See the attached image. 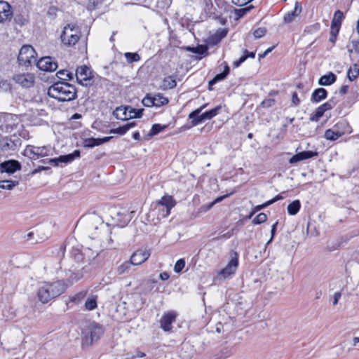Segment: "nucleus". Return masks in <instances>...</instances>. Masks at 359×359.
Returning <instances> with one entry per match:
<instances>
[{"label": "nucleus", "mask_w": 359, "mask_h": 359, "mask_svg": "<svg viewBox=\"0 0 359 359\" xmlns=\"http://www.w3.org/2000/svg\"><path fill=\"white\" fill-rule=\"evenodd\" d=\"M66 288V285L62 281L44 282L39 285L36 295L39 302L46 304L62 294Z\"/></svg>", "instance_id": "nucleus-1"}, {"label": "nucleus", "mask_w": 359, "mask_h": 359, "mask_svg": "<svg viewBox=\"0 0 359 359\" xmlns=\"http://www.w3.org/2000/svg\"><path fill=\"white\" fill-rule=\"evenodd\" d=\"M48 95L60 102H68L76 97V90L67 82H57L48 88Z\"/></svg>", "instance_id": "nucleus-2"}, {"label": "nucleus", "mask_w": 359, "mask_h": 359, "mask_svg": "<svg viewBox=\"0 0 359 359\" xmlns=\"http://www.w3.org/2000/svg\"><path fill=\"white\" fill-rule=\"evenodd\" d=\"M103 327L95 323L89 322L86 323L82 330V345L90 346L95 341H97L103 334Z\"/></svg>", "instance_id": "nucleus-3"}, {"label": "nucleus", "mask_w": 359, "mask_h": 359, "mask_svg": "<svg viewBox=\"0 0 359 359\" xmlns=\"http://www.w3.org/2000/svg\"><path fill=\"white\" fill-rule=\"evenodd\" d=\"M80 36L79 27L76 24L70 23L64 27L60 37L64 45L71 46L78 42Z\"/></svg>", "instance_id": "nucleus-4"}, {"label": "nucleus", "mask_w": 359, "mask_h": 359, "mask_svg": "<svg viewBox=\"0 0 359 359\" xmlns=\"http://www.w3.org/2000/svg\"><path fill=\"white\" fill-rule=\"evenodd\" d=\"M53 149L50 146L36 147L33 145H27L23 152L25 156L28 157L31 160H38L51 155Z\"/></svg>", "instance_id": "nucleus-5"}, {"label": "nucleus", "mask_w": 359, "mask_h": 359, "mask_svg": "<svg viewBox=\"0 0 359 359\" xmlns=\"http://www.w3.org/2000/svg\"><path fill=\"white\" fill-rule=\"evenodd\" d=\"M19 123V118L16 115L6 114L0 115V137L4 134L11 133Z\"/></svg>", "instance_id": "nucleus-6"}, {"label": "nucleus", "mask_w": 359, "mask_h": 359, "mask_svg": "<svg viewBox=\"0 0 359 359\" xmlns=\"http://www.w3.org/2000/svg\"><path fill=\"white\" fill-rule=\"evenodd\" d=\"M133 212L126 208H114L111 210L112 219L120 227L126 226L132 219Z\"/></svg>", "instance_id": "nucleus-7"}, {"label": "nucleus", "mask_w": 359, "mask_h": 359, "mask_svg": "<svg viewBox=\"0 0 359 359\" xmlns=\"http://www.w3.org/2000/svg\"><path fill=\"white\" fill-rule=\"evenodd\" d=\"M36 55L31 46L25 45L20 50L18 60L20 64L27 66L36 62Z\"/></svg>", "instance_id": "nucleus-8"}, {"label": "nucleus", "mask_w": 359, "mask_h": 359, "mask_svg": "<svg viewBox=\"0 0 359 359\" xmlns=\"http://www.w3.org/2000/svg\"><path fill=\"white\" fill-rule=\"evenodd\" d=\"M347 126L348 125L345 121L339 122L332 128L325 130V137L327 140H336L346 133L345 130H341L340 129Z\"/></svg>", "instance_id": "nucleus-9"}, {"label": "nucleus", "mask_w": 359, "mask_h": 359, "mask_svg": "<svg viewBox=\"0 0 359 359\" xmlns=\"http://www.w3.org/2000/svg\"><path fill=\"white\" fill-rule=\"evenodd\" d=\"M177 313L175 311H170L162 316L160 320V327L165 332H170L172 328V324L175 322Z\"/></svg>", "instance_id": "nucleus-10"}, {"label": "nucleus", "mask_w": 359, "mask_h": 359, "mask_svg": "<svg viewBox=\"0 0 359 359\" xmlns=\"http://www.w3.org/2000/svg\"><path fill=\"white\" fill-rule=\"evenodd\" d=\"M206 106L207 104H203L189 114V118L191 119V125L193 126H196L207 120H210L206 111L200 114Z\"/></svg>", "instance_id": "nucleus-11"}, {"label": "nucleus", "mask_w": 359, "mask_h": 359, "mask_svg": "<svg viewBox=\"0 0 359 359\" xmlns=\"http://www.w3.org/2000/svg\"><path fill=\"white\" fill-rule=\"evenodd\" d=\"M238 266V260L237 254H234V257H232L228 264L220 271L219 276L224 278H230L233 274L235 273Z\"/></svg>", "instance_id": "nucleus-12"}, {"label": "nucleus", "mask_w": 359, "mask_h": 359, "mask_svg": "<svg viewBox=\"0 0 359 359\" xmlns=\"http://www.w3.org/2000/svg\"><path fill=\"white\" fill-rule=\"evenodd\" d=\"M37 67L44 72H54L57 68V62L51 57H41L36 62Z\"/></svg>", "instance_id": "nucleus-13"}, {"label": "nucleus", "mask_w": 359, "mask_h": 359, "mask_svg": "<svg viewBox=\"0 0 359 359\" xmlns=\"http://www.w3.org/2000/svg\"><path fill=\"white\" fill-rule=\"evenodd\" d=\"M150 255V250L146 248L137 250L131 255L130 262L133 265H140L148 259Z\"/></svg>", "instance_id": "nucleus-14"}, {"label": "nucleus", "mask_w": 359, "mask_h": 359, "mask_svg": "<svg viewBox=\"0 0 359 359\" xmlns=\"http://www.w3.org/2000/svg\"><path fill=\"white\" fill-rule=\"evenodd\" d=\"M76 77L79 83L87 86V82L92 78L90 69L86 66L79 67L76 70Z\"/></svg>", "instance_id": "nucleus-15"}, {"label": "nucleus", "mask_w": 359, "mask_h": 359, "mask_svg": "<svg viewBox=\"0 0 359 359\" xmlns=\"http://www.w3.org/2000/svg\"><path fill=\"white\" fill-rule=\"evenodd\" d=\"M13 80L24 88H29L34 84V76L30 73L18 74L13 76Z\"/></svg>", "instance_id": "nucleus-16"}, {"label": "nucleus", "mask_w": 359, "mask_h": 359, "mask_svg": "<svg viewBox=\"0 0 359 359\" xmlns=\"http://www.w3.org/2000/svg\"><path fill=\"white\" fill-rule=\"evenodd\" d=\"M21 144L19 138L11 140V138H4L0 140V149L4 151H15Z\"/></svg>", "instance_id": "nucleus-17"}, {"label": "nucleus", "mask_w": 359, "mask_h": 359, "mask_svg": "<svg viewBox=\"0 0 359 359\" xmlns=\"http://www.w3.org/2000/svg\"><path fill=\"white\" fill-rule=\"evenodd\" d=\"M175 200L172 196L170 195L163 196L157 203L158 206H163L165 208V213L163 214V217H165L170 214V210L175 205Z\"/></svg>", "instance_id": "nucleus-18"}, {"label": "nucleus", "mask_w": 359, "mask_h": 359, "mask_svg": "<svg viewBox=\"0 0 359 359\" xmlns=\"http://www.w3.org/2000/svg\"><path fill=\"white\" fill-rule=\"evenodd\" d=\"M13 11L11 5L3 0H0V22L11 21Z\"/></svg>", "instance_id": "nucleus-19"}, {"label": "nucleus", "mask_w": 359, "mask_h": 359, "mask_svg": "<svg viewBox=\"0 0 359 359\" xmlns=\"http://www.w3.org/2000/svg\"><path fill=\"white\" fill-rule=\"evenodd\" d=\"M21 168L20 163L15 160L6 161L0 164V170L1 172L14 173Z\"/></svg>", "instance_id": "nucleus-20"}, {"label": "nucleus", "mask_w": 359, "mask_h": 359, "mask_svg": "<svg viewBox=\"0 0 359 359\" xmlns=\"http://www.w3.org/2000/svg\"><path fill=\"white\" fill-rule=\"evenodd\" d=\"M344 18V13L341 11L338 10L334 13L333 19L332 20L330 31L332 36H337L339 33L341 22Z\"/></svg>", "instance_id": "nucleus-21"}, {"label": "nucleus", "mask_w": 359, "mask_h": 359, "mask_svg": "<svg viewBox=\"0 0 359 359\" xmlns=\"http://www.w3.org/2000/svg\"><path fill=\"white\" fill-rule=\"evenodd\" d=\"M80 157V151L79 150H75L73 153L69 154L67 155H62L58 158H51L50 159V163H55V165H57L59 163H68L72 162L74 159Z\"/></svg>", "instance_id": "nucleus-22"}, {"label": "nucleus", "mask_w": 359, "mask_h": 359, "mask_svg": "<svg viewBox=\"0 0 359 359\" xmlns=\"http://www.w3.org/2000/svg\"><path fill=\"white\" fill-rule=\"evenodd\" d=\"M111 137H104L103 138H87L83 140V147L88 148H93L96 146L101 145L104 143L109 142Z\"/></svg>", "instance_id": "nucleus-23"}, {"label": "nucleus", "mask_w": 359, "mask_h": 359, "mask_svg": "<svg viewBox=\"0 0 359 359\" xmlns=\"http://www.w3.org/2000/svg\"><path fill=\"white\" fill-rule=\"evenodd\" d=\"M318 155L317 152L311 151H304L299 152L294 156H293L289 161L290 163H295L299 161L306 160Z\"/></svg>", "instance_id": "nucleus-24"}, {"label": "nucleus", "mask_w": 359, "mask_h": 359, "mask_svg": "<svg viewBox=\"0 0 359 359\" xmlns=\"http://www.w3.org/2000/svg\"><path fill=\"white\" fill-rule=\"evenodd\" d=\"M302 12V5L299 2L297 1L294 4V10L287 13L284 17L283 20L285 23L292 22L294 18L298 16Z\"/></svg>", "instance_id": "nucleus-25"}, {"label": "nucleus", "mask_w": 359, "mask_h": 359, "mask_svg": "<svg viewBox=\"0 0 359 359\" xmlns=\"http://www.w3.org/2000/svg\"><path fill=\"white\" fill-rule=\"evenodd\" d=\"M327 92L323 88L316 89L311 95V100L312 102L318 103L327 97Z\"/></svg>", "instance_id": "nucleus-26"}, {"label": "nucleus", "mask_w": 359, "mask_h": 359, "mask_svg": "<svg viewBox=\"0 0 359 359\" xmlns=\"http://www.w3.org/2000/svg\"><path fill=\"white\" fill-rule=\"evenodd\" d=\"M136 125L135 121L130 122L123 126H120L115 129H111L109 131L111 134H118L120 135H123L126 134L130 128L135 127Z\"/></svg>", "instance_id": "nucleus-27"}, {"label": "nucleus", "mask_w": 359, "mask_h": 359, "mask_svg": "<svg viewBox=\"0 0 359 359\" xmlns=\"http://www.w3.org/2000/svg\"><path fill=\"white\" fill-rule=\"evenodd\" d=\"M336 75L330 72L327 74L322 76L319 79L318 83L321 86H329L334 83L336 81Z\"/></svg>", "instance_id": "nucleus-28"}, {"label": "nucleus", "mask_w": 359, "mask_h": 359, "mask_svg": "<svg viewBox=\"0 0 359 359\" xmlns=\"http://www.w3.org/2000/svg\"><path fill=\"white\" fill-rule=\"evenodd\" d=\"M229 67L227 65H226L224 66V71L220 74H217L212 80H210L209 81V85L212 86V85L215 84L216 83H217L218 81L224 80L226 77V76L229 74Z\"/></svg>", "instance_id": "nucleus-29"}, {"label": "nucleus", "mask_w": 359, "mask_h": 359, "mask_svg": "<svg viewBox=\"0 0 359 359\" xmlns=\"http://www.w3.org/2000/svg\"><path fill=\"white\" fill-rule=\"evenodd\" d=\"M177 85L175 79L173 76H168L163 80L161 88L163 90L172 89Z\"/></svg>", "instance_id": "nucleus-30"}, {"label": "nucleus", "mask_w": 359, "mask_h": 359, "mask_svg": "<svg viewBox=\"0 0 359 359\" xmlns=\"http://www.w3.org/2000/svg\"><path fill=\"white\" fill-rule=\"evenodd\" d=\"M128 109L126 107H117L113 112V115L120 120H127V113Z\"/></svg>", "instance_id": "nucleus-31"}, {"label": "nucleus", "mask_w": 359, "mask_h": 359, "mask_svg": "<svg viewBox=\"0 0 359 359\" xmlns=\"http://www.w3.org/2000/svg\"><path fill=\"white\" fill-rule=\"evenodd\" d=\"M154 98V107H160L161 106L165 105L168 103V99L165 97H163L161 94L157 93L153 95Z\"/></svg>", "instance_id": "nucleus-32"}, {"label": "nucleus", "mask_w": 359, "mask_h": 359, "mask_svg": "<svg viewBox=\"0 0 359 359\" xmlns=\"http://www.w3.org/2000/svg\"><path fill=\"white\" fill-rule=\"evenodd\" d=\"M131 265H133V264H131V262L130 261H126V262H123L122 264H121L120 265H118L116 267V273L118 275L121 276V275L128 273L129 271V270L130 269Z\"/></svg>", "instance_id": "nucleus-33"}, {"label": "nucleus", "mask_w": 359, "mask_h": 359, "mask_svg": "<svg viewBox=\"0 0 359 359\" xmlns=\"http://www.w3.org/2000/svg\"><path fill=\"white\" fill-rule=\"evenodd\" d=\"M301 203L299 200H295L287 206V212L290 215H295L300 210Z\"/></svg>", "instance_id": "nucleus-34"}, {"label": "nucleus", "mask_w": 359, "mask_h": 359, "mask_svg": "<svg viewBox=\"0 0 359 359\" xmlns=\"http://www.w3.org/2000/svg\"><path fill=\"white\" fill-rule=\"evenodd\" d=\"M97 296L91 295L85 302V309L88 311L94 310L97 307Z\"/></svg>", "instance_id": "nucleus-35"}, {"label": "nucleus", "mask_w": 359, "mask_h": 359, "mask_svg": "<svg viewBox=\"0 0 359 359\" xmlns=\"http://www.w3.org/2000/svg\"><path fill=\"white\" fill-rule=\"evenodd\" d=\"M87 291H81L77 294L69 297V301L67 302V305L70 303L79 304L80 303L86 296Z\"/></svg>", "instance_id": "nucleus-36"}, {"label": "nucleus", "mask_w": 359, "mask_h": 359, "mask_svg": "<svg viewBox=\"0 0 359 359\" xmlns=\"http://www.w3.org/2000/svg\"><path fill=\"white\" fill-rule=\"evenodd\" d=\"M359 75V64H354L348 71V78L350 81H353Z\"/></svg>", "instance_id": "nucleus-37"}, {"label": "nucleus", "mask_w": 359, "mask_h": 359, "mask_svg": "<svg viewBox=\"0 0 359 359\" xmlns=\"http://www.w3.org/2000/svg\"><path fill=\"white\" fill-rule=\"evenodd\" d=\"M127 107V109H128V111L127 113V119L139 118L142 116V112L144 111L143 109H135L132 108L131 107Z\"/></svg>", "instance_id": "nucleus-38"}, {"label": "nucleus", "mask_w": 359, "mask_h": 359, "mask_svg": "<svg viewBox=\"0 0 359 359\" xmlns=\"http://www.w3.org/2000/svg\"><path fill=\"white\" fill-rule=\"evenodd\" d=\"M18 184L17 181L13 180H1L0 181V189L11 190L15 186Z\"/></svg>", "instance_id": "nucleus-39"}, {"label": "nucleus", "mask_w": 359, "mask_h": 359, "mask_svg": "<svg viewBox=\"0 0 359 359\" xmlns=\"http://www.w3.org/2000/svg\"><path fill=\"white\" fill-rule=\"evenodd\" d=\"M124 56L129 64L138 62L140 60V56L137 53L127 52L124 54Z\"/></svg>", "instance_id": "nucleus-40"}, {"label": "nucleus", "mask_w": 359, "mask_h": 359, "mask_svg": "<svg viewBox=\"0 0 359 359\" xmlns=\"http://www.w3.org/2000/svg\"><path fill=\"white\" fill-rule=\"evenodd\" d=\"M166 126L165 125H161V124H154L151 127V129L150 130V132L149 133V136H154L157 134H158L160 132H161L162 130H163L165 128H166Z\"/></svg>", "instance_id": "nucleus-41"}, {"label": "nucleus", "mask_w": 359, "mask_h": 359, "mask_svg": "<svg viewBox=\"0 0 359 359\" xmlns=\"http://www.w3.org/2000/svg\"><path fill=\"white\" fill-rule=\"evenodd\" d=\"M324 113L323 109L319 106L316 109L314 114L311 116L310 120L313 122H317L323 116Z\"/></svg>", "instance_id": "nucleus-42"}, {"label": "nucleus", "mask_w": 359, "mask_h": 359, "mask_svg": "<svg viewBox=\"0 0 359 359\" xmlns=\"http://www.w3.org/2000/svg\"><path fill=\"white\" fill-rule=\"evenodd\" d=\"M57 76L63 80H71L73 78L72 73L67 70H60L57 73Z\"/></svg>", "instance_id": "nucleus-43"}, {"label": "nucleus", "mask_w": 359, "mask_h": 359, "mask_svg": "<svg viewBox=\"0 0 359 359\" xmlns=\"http://www.w3.org/2000/svg\"><path fill=\"white\" fill-rule=\"evenodd\" d=\"M267 219V216L265 213L261 212L257 215L252 220V223L255 224H260L264 223Z\"/></svg>", "instance_id": "nucleus-44"}, {"label": "nucleus", "mask_w": 359, "mask_h": 359, "mask_svg": "<svg viewBox=\"0 0 359 359\" xmlns=\"http://www.w3.org/2000/svg\"><path fill=\"white\" fill-rule=\"evenodd\" d=\"M154 98L151 95H146L142 100V104L144 106L150 107L154 106Z\"/></svg>", "instance_id": "nucleus-45"}, {"label": "nucleus", "mask_w": 359, "mask_h": 359, "mask_svg": "<svg viewBox=\"0 0 359 359\" xmlns=\"http://www.w3.org/2000/svg\"><path fill=\"white\" fill-rule=\"evenodd\" d=\"M191 51L194 53L203 55L208 51V48L205 46L203 45H199L196 47H194L191 49Z\"/></svg>", "instance_id": "nucleus-46"}, {"label": "nucleus", "mask_w": 359, "mask_h": 359, "mask_svg": "<svg viewBox=\"0 0 359 359\" xmlns=\"http://www.w3.org/2000/svg\"><path fill=\"white\" fill-rule=\"evenodd\" d=\"M185 266V261L184 259H180L177 261L174 266V271L176 273H180Z\"/></svg>", "instance_id": "nucleus-47"}, {"label": "nucleus", "mask_w": 359, "mask_h": 359, "mask_svg": "<svg viewBox=\"0 0 359 359\" xmlns=\"http://www.w3.org/2000/svg\"><path fill=\"white\" fill-rule=\"evenodd\" d=\"M221 108V106H217L216 107L206 111L210 120L212 119L213 117L216 116L219 114V111H220Z\"/></svg>", "instance_id": "nucleus-48"}, {"label": "nucleus", "mask_w": 359, "mask_h": 359, "mask_svg": "<svg viewBox=\"0 0 359 359\" xmlns=\"http://www.w3.org/2000/svg\"><path fill=\"white\" fill-rule=\"evenodd\" d=\"M335 106V102L333 100H329L327 102L320 105V107L323 109V111L325 112L326 111L332 109Z\"/></svg>", "instance_id": "nucleus-49"}, {"label": "nucleus", "mask_w": 359, "mask_h": 359, "mask_svg": "<svg viewBox=\"0 0 359 359\" xmlns=\"http://www.w3.org/2000/svg\"><path fill=\"white\" fill-rule=\"evenodd\" d=\"M221 39L215 34L211 35L208 39V43L211 46L217 45Z\"/></svg>", "instance_id": "nucleus-50"}, {"label": "nucleus", "mask_w": 359, "mask_h": 359, "mask_svg": "<svg viewBox=\"0 0 359 359\" xmlns=\"http://www.w3.org/2000/svg\"><path fill=\"white\" fill-rule=\"evenodd\" d=\"M266 30L264 27H259L255 29L253 32V35L255 38H261L265 35Z\"/></svg>", "instance_id": "nucleus-51"}, {"label": "nucleus", "mask_w": 359, "mask_h": 359, "mask_svg": "<svg viewBox=\"0 0 359 359\" xmlns=\"http://www.w3.org/2000/svg\"><path fill=\"white\" fill-rule=\"evenodd\" d=\"M47 115V113L46 111L44 110V109H35V110H32V116H41V117H43V116H46Z\"/></svg>", "instance_id": "nucleus-52"}, {"label": "nucleus", "mask_w": 359, "mask_h": 359, "mask_svg": "<svg viewBox=\"0 0 359 359\" xmlns=\"http://www.w3.org/2000/svg\"><path fill=\"white\" fill-rule=\"evenodd\" d=\"M248 57V55H245V53H244V55H242L238 60H236L233 62V65L235 67H239L245 60Z\"/></svg>", "instance_id": "nucleus-53"}, {"label": "nucleus", "mask_w": 359, "mask_h": 359, "mask_svg": "<svg viewBox=\"0 0 359 359\" xmlns=\"http://www.w3.org/2000/svg\"><path fill=\"white\" fill-rule=\"evenodd\" d=\"M82 277L83 275L81 273H72L69 277V280L72 283H74L79 280Z\"/></svg>", "instance_id": "nucleus-54"}, {"label": "nucleus", "mask_w": 359, "mask_h": 359, "mask_svg": "<svg viewBox=\"0 0 359 359\" xmlns=\"http://www.w3.org/2000/svg\"><path fill=\"white\" fill-rule=\"evenodd\" d=\"M227 34V31L224 29H219L216 32L215 34L222 40L223 38L226 36Z\"/></svg>", "instance_id": "nucleus-55"}, {"label": "nucleus", "mask_w": 359, "mask_h": 359, "mask_svg": "<svg viewBox=\"0 0 359 359\" xmlns=\"http://www.w3.org/2000/svg\"><path fill=\"white\" fill-rule=\"evenodd\" d=\"M341 297V293L340 292H336L333 295L332 304L334 306L338 304L339 300Z\"/></svg>", "instance_id": "nucleus-56"}, {"label": "nucleus", "mask_w": 359, "mask_h": 359, "mask_svg": "<svg viewBox=\"0 0 359 359\" xmlns=\"http://www.w3.org/2000/svg\"><path fill=\"white\" fill-rule=\"evenodd\" d=\"M269 205V204H268V201H266V203H264L262 205H258L254 208L253 212L252 214H253L257 211H259V210L266 208Z\"/></svg>", "instance_id": "nucleus-57"}, {"label": "nucleus", "mask_w": 359, "mask_h": 359, "mask_svg": "<svg viewBox=\"0 0 359 359\" xmlns=\"http://www.w3.org/2000/svg\"><path fill=\"white\" fill-rule=\"evenodd\" d=\"M292 102L295 106H297L300 103V100L299 99L297 93L296 92H294L292 95Z\"/></svg>", "instance_id": "nucleus-58"}, {"label": "nucleus", "mask_w": 359, "mask_h": 359, "mask_svg": "<svg viewBox=\"0 0 359 359\" xmlns=\"http://www.w3.org/2000/svg\"><path fill=\"white\" fill-rule=\"evenodd\" d=\"M226 196L217 197L213 202L208 205V209H210L215 204L221 202Z\"/></svg>", "instance_id": "nucleus-59"}, {"label": "nucleus", "mask_w": 359, "mask_h": 359, "mask_svg": "<svg viewBox=\"0 0 359 359\" xmlns=\"http://www.w3.org/2000/svg\"><path fill=\"white\" fill-rule=\"evenodd\" d=\"M277 224H278V222H276L275 224H273L272 225L271 230V238L269 239V241L267 242L266 245L269 244L273 239V236H274V234H275V232L276 230Z\"/></svg>", "instance_id": "nucleus-60"}, {"label": "nucleus", "mask_w": 359, "mask_h": 359, "mask_svg": "<svg viewBox=\"0 0 359 359\" xmlns=\"http://www.w3.org/2000/svg\"><path fill=\"white\" fill-rule=\"evenodd\" d=\"M249 11V8H242V9H239V10H236V14L237 15L238 18H241L243 17L246 13L247 11Z\"/></svg>", "instance_id": "nucleus-61"}, {"label": "nucleus", "mask_w": 359, "mask_h": 359, "mask_svg": "<svg viewBox=\"0 0 359 359\" xmlns=\"http://www.w3.org/2000/svg\"><path fill=\"white\" fill-rule=\"evenodd\" d=\"M273 49V47L269 48L266 49L263 53L259 54V58L262 59L264 58L268 53H269Z\"/></svg>", "instance_id": "nucleus-62"}, {"label": "nucleus", "mask_w": 359, "mask_h": 359, "mask_svg": "<svg viewBox=\"0 0 359 359\" xmlns=\"http://www.w3.org/2000/svg\"><path fill=\"white\" fill-rule=\"evenodd\" d=\"M250 1V0H233V2L238 6H243Z\"/></svg>", "instance_id": "nucleus-63"}, {"label": "nucleus", "mask_w": 359, "mask_h": 359, "mask_svg": "<svg viewBox=\"0 0 359 359\" xmlns=\"http://www.w3.org/2000/svg\"><path fill=\"white\" fill-rule=\"evenodd\" d=\"M170 276L167 272H162L160 273V278L162 280H166L169 278Z\"/></svg>", "instance_id": "nucleus-64"}]
</instances>
